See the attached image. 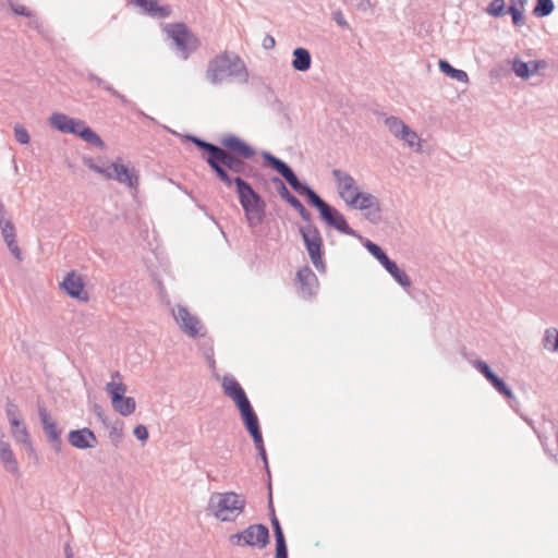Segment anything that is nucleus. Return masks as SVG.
Segmentation results:
<instances>
[{"label":"nucleus","mask_w":558,"mask_h":558,"mask_svg":"<svg viewBox=\"0 0 558 558\" xmlns=\"http://www.w3.org/2000/svg\"><path fill=\"white\" fill-rule=\"evenodd\" d=\"M184 138L206 153V163L226 187L230 189L235 185L238 198L248 226L262 225L266 216V202L242 178V175L248 177L253 170V167L246 162L247 159L230 156L222 147L192 134L185 135Z\"/></svg>","instance_id":"1"},{"label":"nucleus","mask_w":558,"mask_h":558,"mask_svg":"<svg viewBox=\"0 0 558 558\" xmlns=\"http://www.w3.org/2000/svg\"><path fill=\"white\" fill-rule=\"evenodd\" d=\"M262 158L265 165L278 172L299 195L306 198L307 203L315 207L320 219L340 233L359 236L347 222L344 216L333 206L325 202L306 182H302L292 168L280 158L269 151H263Z\"/></svg>","instance_id":"2"},{"label":"nucleus","mask_w":558,"mask_h":558,"mask_svg":"<svg viewBox=\"0 0 558 558\" xmlns=\"http://www.w3.org/2000/svg\"><path fill=\"white\" fill-rule=\"evenodd\" d=\"M222 389L223 393L234 402L239 410L244 427L253 438L257 453H267L257 414L240 383L233 376L225 375Z\"/></svg>","instance_id":"3"},{"label":"nucleus","mask_w":558,"mask_h":558,"mask_svg":"<svg viewBox=\"0 0 558 558\" xmlns=\"http://www.w3.org/2000/svg\"><path fill=\"white\" fill-rule=\"evenodd\" d=\"M227 77H234L241 83L248 82V72L243 60L234 52L225 51L207 65L206 80L213 84H221Z\"/></svg>","instance_id":"4"},{"label":"nucleus","mask_w":558,"mask_h":558,"mask_svg":"<svg viewBox=\"0 0 558 558\" xmlns=\"http://www.w3.org/2000/svg\"><path fill=\"white\" fill-rule=\"evenodd\" d=\"M246 506L245 498L234 492L211 494L207 510L221 522H234Z\"/></svg>","instance_id":"5"},{"label":"nucleus","mask_w":558,"mask_h":558,"mask_svg":"<svg viewBox=\"0 0 558 558\" xmlns=\"http://www.w3.org/2000/svg\"><path fill=\"white\" fill-rule=\"evenodd\" d=\"M49 123L54 130L63 134L76 135L97 148H105L102 138L83 120L71 118L65 113L54 112L50 116Z\"/></svg>","instance_id":"6"},{"label":"nucleus","mask_w":558,"mask_h":558,"mask_svg":"<svg viewBox=\"0 0 558 558\" xmlns=\"http://www.w3.org/2000/svg\"><path fill=\"white\" fill-rule=\"evenodd\" d=\"M162 31L173 41L175 53L187 60L201 46L199 38L183 22L168 23Z\"/></svg>","instance_id":"7"},{"label":"nucleus","mask_w":558,"mask_h":558,"mask_svg":"<svg viewBox=\"0 0 558 558\" xmlns=\"http://www.w3.org/2000/svg\"><path fill=\"white\" fill-rule=\"evenodd\" d=\"M106 392L111 399V404L114 411L123 416H129L134 413L136 409L135 399L126 397V385L122 381V375L116 371L111 374V381L106 384Z\"/></svg>","instance_id":"8"},{"label":"nucleus","mask_w":558,"mask_h":558,"mask_svg":"<svg viewBox=\"0 0 558 558\" xmlns=\"http://www.w3.org/2000/svg\"><path fill=\"white\" fill-rule=\"evenodd\" d=\"M85 165L94 172L102 174L106 179L116 180L131 189H136L138 185V175L134 169L124 166L121 158H118L108 167L98 166L90 158L85 160Z\"/></svg>","instance_id":"9"},{"label":"nucleus","mask_w":558,"mask_h":558,"mask_svg":"<svg viewBox=\"0 0 558 558\" xmlns=\"http://www.w3.org/2000/svg\"><path fill=\"white\" fill-rule=\"evenodd\" d=\"M299 231L312 264L319 272H326V264L323 259L324 242L318 228L311 221L306 222L305 226L300 227Z\"/></svg>","instance_id":"10"},{"label":"nucleus","mask_w":558,"mask_h":558,"mask_svg":"<svg viewBox=\"0 0 558 558\" xmlns=\"http://www.w3.org/2000/svg\"><path fill=\"white\" fill-rule=\"evenodd\" d=\"M229 542L238 547L264 548L269 543V531L263 524H252L245 530L232 534Z\"/></svg>","instance_id":"11"},{"label":"nucleus","mask_w":558,"mask_h":558,"mask_svg":"<svg viewBox=\"0 0 558 558\" xmlns=\"http://www.w3.org/2000/svg\"><path fill=\"white\" fill-rule=\"evenodd\" d=\"M348 205L354 209L365 211V218L372 223H378L381 220L379 199L371 193H354Z\"/></svg>","instance_id":"12"},{"label":"nucleus","mask_w":558,"mask_h":558,"mask_svg":"<svg viewBox=\"0 0 558 558\" xmlns=\"http://www.w3.org/2000/svg\"><path fill=\"white\" fill-rule=\"evenodd\" d=\"M173 316L181 330L189 337L196 338L203 336V333H201L203 326L199 319L192 315L185 306L178 305L177 310L173 312Z\"/></svg>","instance_id":"13"},{"label":"nucleus","mask_w":558,"mask_h":558,"mask_svg":"<svg viewBox=\"0 0 558 558\" xmlns=\"http://www.w3.org/2000/svg\"><path fill=\"white\" fill-rule=\"evenodd\" d=\"M221 147L233 157L252 159L255 156V149L245 141L234 134H228L221 140Z\"/></svg>","instance_id":"14"},{"label":"nucleus","mask_w":558,"mask_h":558,"mask_svg":"<svg viewBox=\"0 0 558 558\" xmlns=\"http://www.w3.org/2000/svg\"><path fill=\"white\" fill-rule=\"evenodd\" d=\"M38 415L45 435L56 451H60L62 447L61 429H59L56 422L52 420L50 413L45 407H38Z\"/></svg>","instance_id":"15"},{"label":"nucleus","mask_w":558,"mask_h":558,"mask_svg":"<svg viewBox=\"0 0 558 558\" xmlns=\"http://www.w3.org/2000/svg\"><path fill=\"white\" fill-rule=\"evenodd\" d=\"M271 182L276 185L280 197L294 208L305 222H311L312 214L305 208L302 202L289 191L284 182L279 177L271 178Z\"/></svg>","instance_id":"16"},{"label":"nucleus","mask_w":558,"mask_h":558,"mask_svg":"<svg viewBox=\"0 0 558 558\" xmlns=\"http://www.w3.org/2000/svg\"><path fill=\"white\" fill-rule=\"evenodd\" d=\"M332 177L336 181L340 197L349 204L354 193L359 192L354 178L340 169H333Z\"/></svg>","instance_id":"17"},{"label":"nucleus","mask_w":558,"mask_h":558,"mask_svg":"<svg viewBox=\"0 0 558 558\" xmlns=\"http://www.w3.org/2000/svg\"><path fill=\"white\" fill-rule=\"evenodd\" d=\"M130 3L138 7L141 13L154 19H167L172 14L169 4H160L159 0H128Z\"/></svg>","instance_id":"18"},{"label":"nucleus","mask_w":558,"mask_h":558,"mask_svg":"<svg viewBox=\"0 0 558 558\" xmlns=\"http://www.w3.org/2000/svg\"><path fill=\"white\" fill-rule=\"evenodd\" d=\"M296 281L299 283V294L303 299H311L315 295L318 280L310 266H304L298 270Z\"/></svg>","instance_id":"19"},{"label":"nucleus","mask_w":558,"mask_h":558,"mask_svg":"<svg viewBox=\"0 0 558 558\" xmlns=\"http://www.w3.org/2000/svg\"><path fill=\"white\" fill-rule=\"evenodd\" d=\"M60 287L73 299L80 301H88V294L84 290V282L80 276H77L74 271L69 272L63 281L60 283Z\"/></svg>","instance_id":"20"},{"label":"nucleus","mask_w":558,"mask_h":558,"mask_svg":"<svg viewBox=\"0 0 558 558\" xmlns=\"http://www.w3.org/2000/svg\"><path fill=\"white\" fill-rule=\"evenodd\" d=\"M68 441L81 450L94 448L98 442L93 430L87 427L71 430L68 435Z\"/></svg>","instance_id":"21"},{"label":"nucleus","mask_w":558,"mask_h":558,"mask_svg":"<svg viewBox=\"0 0 558 558\" xmlns=\"http://www.w3.org/2000/svg\"><path fill=\"white\" fill-rule=\"evenodd\" d=\"M292 68L299 72H306L312 65V56L306 48L298 47L292 52Z\"/></svg>","instance_id":"22"},{"label":"nucleus","mask_w":558,"mask_h":558,"mask_svg":"<svg viewBox=\"0 0 558 558\" xmlns=\"http://www.w3.org/2000/svg\"><path fill=\"white\" fill-rule=\"evenodd\" d=\"M383 267L402 288L407 289L411 286L410 277L392 259L387 260Z\"/></svg>","instance_id":"23"},{"label":"nucleus","mask_w":558,"mask_h":558,"mask_svg":"<svg viewBox=\"0 0 558 558\" xmlns=\"http://www.w3.org/2000/svg\"><path fill=\"white\" fill-rule=\"evenodd\" d=\"M439 70L446 74L447 76L461 82L466 83L469 81V76L465 71L453 68L447 60L440 59L438 61Z\"/></svg>","instance_id":"24"},{"label":"nucleus","mask_w":558,"mask_h":558,"mask_svg":"<svg viewBox=\"0 0 558 558\" xmlns=\"http://www.w3.org/2000/svg\"><path fill=\"white\" fill-rule=\"evenodd\" d=\"M5 413L10 424L16 428L22 427L24 436H27L26 428L21 418L19 407L9 400L5 404Z\"/></svg>","instance_id":"25"},{"label":"nucleus","mask_w":558,"mask_h":558,"mask_svg":"<svg viewBox=\"0 0 558 558\" xmlns=\"http://www.w3.org/2000/svg\"><path fill=\"white\" fill-rule=\"evenodd\" d=\"M488 383L494 387V389L506 398L509 402L511 400H515V397L511 390V388L506 384V381L500 378L497 374H495Z\"/></svg>","instance_id":"26"},{"label":"nucleus","mask_w":558,"mask_h":558,"mask_svg":"<svg viewBox=\"0 0 558 558\" xmlns=\"http://www.w3.org/2000/svg\"><path fill=\"white\" fill-rule=\"evenodd\" d=\"M363 245L364 247L367 250V252L375 258L378 260V263L383 266L387 260H389L390 258L388 257V255L386 254V252L378 245L376 244L375 242L368 240V239H365L363 241Z\"/></svg>","instance_id":"27"},{"label":"nucleus","mask_w":558,"mask_h":558,"mask_svg":"<svg viewBox=\"0 0 558 558\" xmlns=\"http://www.w3.org/2000/svg\"><path fill=\"white\" fill-rule=\"evenodd\" d=\"M555 10V3L553 0H536L533 8V15L536 17H546L550 15Z\"/></svg>","instance_id":"28"},{"label":"nucleus","mask_w":558,"mask_h":558,"mask_svg":"<svg viewBox=\"0 0 558 558\" xmlns=\"http://www.w3.org/2000/svg\"><path fill=\"white\" fill-rule=\"evenodd\" d=\"M383 116L385 117V125L397 138L400 137L401 133H403L404 130H408V125L398 117H386L385 114Z\"/></svg>","instance_id":"29"},{"label":"nucleus","mask_w":558,"mask_h":558,"mask_svg":"<svg viewBox=\"0 0 558 558\" xmlns=\"http://www.w3.org/2000/svg\"><path fill=\"white\" fill-rule=\"evenodd\" d=\"M512 70L520 78L527 80L532 76L530 61L525 62L519 58H515L512 62Z\"/></svg>","instance_id":"30"},{"label":"nucleus","mask_w":558,"mask_h":558,"mask_svg":"<svg viewBox=\"0 0 558 558\" xmlns=\"http://www.w3.org/2000/svg\"><path fill=\"white\" fill-rule=\"evenodd\" d=\"M544 347L549 351L558 352V330L555 328L546 329L544 336Z\"/></svg>","instance_id":"31"},{"label":"nucleus","mask_w":558,"mask_h":558,"mask_svg":"<svg viewBox=\"0 0 558 558\" xmlns=\"http://www.w3.org/2000/svg\"><path fill=\"white\" fill-rule=\"evenodd\" d=\"M0 228H1V234L3 236V240L5 241L7 245L9 243L15 242L16 233H15V227L12 223L11 220L1 222L0 221Z\"/></svg>","instance_id":"32"},{"label":"nucleus","mask_w":558,"mask_h":558,"mask_svg":"<svg viewBox=\"0 0 558 558\" xmlns=\"http://www.w3.org/2000/svg\"><path fill=\"white\" fill-rule=\"evenodd\" d=\"M400 140L404 141L409 147H417V149L421 148V140L418 135L412 131L409 126L408 130H404L403 133H401Z\"/></svg>","instance_id":"33"},{"label":"nucleus","mask_w":558,"mask_h":558,"mask_svg":"<svg viewBox=\"0 0 558 558\" xmlns=\"http://www.w3.org/2000/svg\"><path fill=\"white\" fill-rule=\"evenodd\" d=\"M505 0H492L486 8V13L494 17H499L505 14Z\"/></svg>","instance_id":"34"},{"label":"nucleus","mask_w":558,"mask_h":558,"mask_svg":"<svg viewBox=\"0 0 558 558\" xmlns=\"http://www.w3.org/2000/svg\"><path fill=\"white\" fill-rule=\"evenodd\" d=\"M473 367L478 371L485 379L488 381L495 373L492 371L490 366L483 360H474L472 362Z\"/></svg>","instance_id":"35"},{"label":"nucleus","mask_w":558,"mask_h":558,"mask_svg":"<svg viewBox=\"0 0 558 558\" xmlns=\"http://www.w3.org/2000/svg\"><path fill=\"white\" fill-rule=\"evenodd\" d=\"M507 12L511 15L512 23L514 26L520 27L525 24L523 11L521 9H519L518 7L509 5Z\"/></svg>","instance_id":"36"},{"label":"nucleus","mask_w":558,"mask_h":558,"mask_svg":"<svg viewBox=\"0 0 558 558\" xmlns=\"http://www.w3.org/2000/svg\"><path fill=\"white\" fill-rule=\"evenodd\" d=\"M9 5H10L11 10L16 15H22V16H25V17H33L34 16V13L29 9H27L26 7H24L22 4H19L14 0H9Z\"/></svg>","instance_id":"37"},{"label":"nucleus","mask_w":558,"mask_h":558,"mask_svg":"<svg viewBox=\"0 0 558 558\" xmlns=\"http://www.w3.org/2000/svg\"><path fill=\"white\" fill-rule=\"evenodd\" d=\"M14 136H15L16 142H19L20 144H23V145L28 144L29 140H31L27 130L22 125H15Z\"/></svg>","instance_id":"38"},{"label":"nucleus","mask_w":558,"mask_h":558,"mask_svg":"<svg viewBox=\"0 0 558 558\" xmlns=\"http://www.w3.org/2000/svg\"><path fill=\"white\" fill-rule=\"evenodd\" d=\"M2 464L7 471L15 473L17 471V462L14 456H1Z\"/></svg>","instance_id":"39"},{"label":"nucleus","mask_w":558,"mask_h":558,"mask_svg":"<svg viewBox=\"0 0 558 558\" xmlns=\"http://www.w3.org/2000/svg\"><path fill=\"white\" fill-rule=\"evenodd\" d=\"M531 64V74H539L543 70H545L548 66L547 61L545 60H532L530 61Z\"/></svg>","instance_id":"40"},{"label":"nucleus","mask_w":558,"mask_h":558,"mask_svg":"<svg viewBox=\"0 0 558 558\" xmlns=\"http://www.w3.org/2000/svg\"><path fill=\"white\" fill-rule=\"evenodd\" d=\"M109 436L113 442H118L122 437V423L117 422L110 429Z\"/></svg>","instance_id":"41"},{"label":"nucleus","mask_w":558,"mask_h":558,"mask_svg":"<svg viewBox=\"0 0 558 558\" xmlns=\"http://www.w3.org/2000/svg\"><path fill=\"white\" fill-rule=\"evenodd\" d=\"M133 434L141 441H145L148 438V429L145 425L142 424L134 427Z\"/></svg>","instance_id":"42"},{"label":"nucleus","mask_w":558,"mask_h":558,"mask_svg":"<svg viewBox=\"0 0 558 558\" xmlns=\"http://www.w3.org/2000/svg\"><path fill=\"white\" fill-rule=\"evenodd\" d=\"M271 524H272L274 532H275L276 543L286 542L280 523L276 517H274L271 519Z\"/></svg>","instance_id":"43"},{"label":"nucleus","mask_w":558,"mask_h":558,"mask_svg":"<svg viewBox=\"0 0 558 558\" xmlns=\"http://www.w3.org/2000/svg\"><path fill=\"white\" fill-rule=\"evenodd\" d=\"M106 90L110 93L113 97L118 98L124 106H134L124 95L119 93L112 86H107Z\"/></svg>","instance_id":"44"},{"label":"nucleus","mask_w":558,"mask_h":558,"mask_svg":"<svg viewBox=\"0 0 558 558\" xmlns=\"http://www.w3.org/2000/svg\"><path fill=\"white\" fill-rule=\"evenodd\" d=\"M87 80L94 84H96L99 87H102L106 90L107 86H111L110 84L106 83L101 77L97 76L93 72L87 73Z\"/></svg>","instance_id":"45"},{"label":"nucleus","mask_w":558,"mask_h":558,"mask_svg":"<svg viewBox=\"0 0 558 558\" xmlns=\"http://www.w3.org/2000/svg\"><path fill=\"white\" fill-rule=\"evenodd\" d=\"M276 558H288L286 542L276 543Z\"/></svg>","instance_id":"46"},{"label":"nucleus","mask_w":558,"mask_h":558,"mask_svg":"<svg viewBox=\"0 0 558 558\" xmlns=\"http://www.w3.org/2000/svg\"><path fill=\"white\" fill-rule=\"evenodd\" d=\"M262 46L264 49L270 50L276 46V40L271 35L267 34L263 39Z\"/></svg>","instance_id":"47"},{"label":"nucleus","mask_w":558,"mask_h":558,"mask_svg":"<svg viewBox=\"0 0 558 558\" xmlns=\"http://www.w3.org/2000/svg\"><path fill=\"white\" fill-rule=\"evenodd\" d=\"M93 412L101 420L104 424H106L107 416L105 415V412L101 408V405L95 403L93 405Z\"/></svg>","instance_id":"48"},{"label":"nucleus","mask_w":558,"mask_h":558,"mask_svg":"<svg viewBox=\"0 0 558 558\" xmlns=\"http://www.w3.org/2000/svg\"><path fill=\"white\" fill-rule=\"evenodd\" d=\"M8 248L17 259H21V250H20L16 241L13 243H9Z\"/></svg>","instance_id":"49"},{"label":"nucleus","mask_w":558,"mask_h":558,"mask_svg":"<svg viewBox=\"0 0 558 558\" xmlns=\"http://www.w3.org/2000/svg\"><path fill=\"white\" fill-rule=\"evenodd\" d=\"M333 20L335 22L340 25V26H347L348 23L345 21V19L343 17L342 13L341 12H337L333 14Z\"/></svg>","instance_id":"50"},{"label":"nucleus","mask_w":558,"mask_h":558,"mask_svg":"<svg viewBox=\"0 0 558 558\" xmlns=\"http://www.w3.org/2000/svg\"><path fill=\"white\" fill-rule=\"evenodd\" d=\"M0 453H12V451L10 449V445L1 442V445H0Z\"/></svg>","instance_id":"51"},{"label":"nucleus","mask_w":558,"mask_h":558,"mask_svg":"<svg viewBox=\"0 0 558 558\" xmlns=\"http://www.w3.org/2000/svg\"><path fill=\"white\" fill-rule=\"evenodd\" d=\"M0 219H1V222L9 221V219H5L4 206L1 203H0Z\"/></svg>","instance_id":"52"},{"label":"nucleus","mask_w":558,"mask_h":558,"mask_svg":"<svg viewBox=\"0 0 558 558\" xmlns=\"http://www.w3.org/2000/svg\"><path fill=\"white\" fill-rule=\"evenodd\" d=\"M371 7H372V4H371V2H369L368 0H366V1H362V2L359 4V9H361V10H363V11L367 10V9H368V8H371Z\"/></svg>","instance_id":"53"},{"label":"nucleus","mask_w":558,"mask_h":558,"mask_svg":"<svg viewBox=\"0 0 558 558\" xmlns=\"http://www.w3.org/2000/svg\"><path fill=\"white\" fill-rule=\"evenodd\" d=\"M524 1H525V0H510V4H509V5H515V7H518V3H519V4H521V5H523V2H524Z\"/></svg>","instance_id":"54"},{"label":"nucleus","mask_w":558,"mask_h":558,"mask_svg":"<svg viewBox=\"0 0 558 558\" xmlns=\"http://www.w3.org/2000/svg\"><path fill=\"white\" fill-rule=\"evenodd\" d=\"M137 113L146 119H149L150 121L155 122V119L144 113L142 110H137Z\"/></svg>","instance_id":"55"},{"label":"nucleus","mask_w":558,"mask_h":558,"mask_svg":"<svg viewBox=\"0 0 558 558\" xmlns=\"http://www.w3.org/2000/svg\"><path fill=\"white\" fill-rule=\"evenodd\" d=\"M31 25H32L33 27H35V28H38V27H39V23H38V21H32V22H31Z\"/></svg>","instance_id":"56"},{"label":"nucleus","mask_w":558,"mask_h":558,"mask_svg":"<svg viewBox=\"0 0 558 558\" xmlns=\"http://www.w3.org/2000/svg\"><path fill=\"white\" fill-rule=\"evenodd\" d=\"M66 558H73V554L70 549L66 551Z\"/></svg>","instance_id":"57"},{"label":"nucleus","mask_w":558,"mask_h":558,"mask_svg":"<svg viewBox=\"0 0 558 558\" xmlns=\"http://www.w3.org/2000/svg\"><path fill=\"white\" fill-rule=\"evenodd\" d=\"M264 462L267 463L266 454H263Z\"/></svg>","instance_id":"58"}]
</instances>
